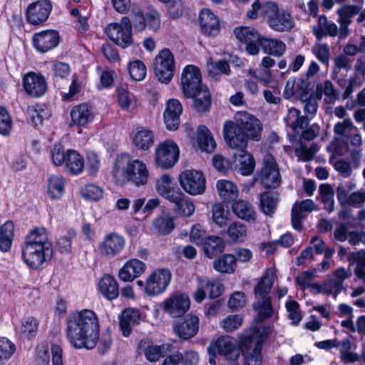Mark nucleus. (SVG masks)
<instances>
[{
	"mask_svg": "<svg viewBox=\"0 0 365 365\" xmlns=\"http://www.w3.org/2000/svg\"><path fill=\"white\" fill-rule=\"evenodd\" d=\"M338 83L344 89L343 96L344 98L346 99L351 96L355 88L362 86L364 83V77L357 73H354L350 76L346 85L345 81L344 84L340 81H339Z\"/></svg>",
	"mask_w": 365,
	"mask_h": 365,
	"instance_id": "obj_54",
	"label": "nucleus"
},
{
	"mask_svg": "<svg viewBox=\"0 0 365 365\" xmlns=\"http://www.w3.org/2000/svg\"><path fill=\"white\" fill-rule=\"evenodd\" d=\"M260 207L262 211L267 215H272L277 206L278 197L277 193L264 192L260 195Z\"/></svg>",
	"mask_w": 365,
	"mask_h": 365,
	"instance_id": "obj_46",
	"label": "nucleus"
},
{
	"mask_svg": "<svg viewBox=\"0 0 365 365\" xmlns=\"http://www.w3.org/2000/svg\"><path fill=\"white\" fill-rule=\"evenodd\" d=\"M179 182L182 188L188 194L197 195L205 190L206 180L201 171L185 170L179 175Z\"/></svg>",
	"mask_w": 365,
	"mask_h": 365,
	"instance_id": "obj_11",
	"label": "nucleus"
},
{
	"mask_svg": "<svg viewBox=\"0 0 365 365\" xmlns=\"http://www.w3.org/2000/svg\"><path fill=\"white\" fill-rule=\"evenodd\" d=\"M179 147L171 140L160 143L155 151V162L158 167L163 169L173 168L178 161Z\"/></svg>",
	"mask_w": 365,
	"mask_h": 365,
	"instance_id": "obj_9",
	"label": "nucleus"
},
{
	"mask_svg": "<svg viewBox=\"0 0 365 365\" xmlns=\"http://www.w3.org/2000/svg\"><path fill=\"white\" fill-rule=\"evenodd\" d=\"M272 332L269 325H264L255 329L252 334L245 335L241 339L242 347H248L245 354L244 365H262V348L263 343Z\"/></svg>",
	"mask_w": 365,
	"mask_h": 365,
	"instance_id": "obj_6",
	"label": "nucleus"
},
{
	"mask_svg": "<svg viewBox=\"0 0 365 365\" xmlns=\"http://www.w3.org/2000/svg\"><path fill=\"white\" fill-rule=\"evenodd\" d=\"M59 41L58 32L53 30L43 31L33 36L34 46L40 52H47L54 48Z\"/></svg>",
	"mask_w": 365,
	"mask_h": 365,
	"instance_id": "obj_23",
	"label": "nucleus"
},
{
	"mask_svg": "<svg viewBox=\"0 0 365 365\" xmlns=\"http://www.w3.org/2000/svg\"><path fill=\"white\" fill-rule=\"evenodd\" d=\"M207 351L212 355L219 354L226 360H237L241 351L237 347L235 340L229 336H222L211 343L207 347Z\"/></svg>",
	"mask_w": 365,
	"mask_h": 365,
	"instance_id": "obj_13",
	"label": "nucleus"
},
{
	"mask_svg": "<svg viewBox=\"0 0 365 365\" xmlns=\"http://www.w3.org/2000/svg\"><path fill=\"white\" fill-rule=\"evenodd\" d=\"M315 93L324 94L325 96L324 102L327 104H332L339 98L334 84L329 80L325 81L324 84L317 85Z\"/></svg>",
	"mask_w": 365,
	"mask_h": 365,
	"instance_id": "obj_51",
	"label": "nucleus"
},
{
	"mask_svg": "<svg viewBox=\"0 0 365 365\" xmlns=\"http://www.w3.org/2000/svg\"><path fill=\"white\" fill-rule=\"evenodd\" d=\"M319 192L324 208L329 212H331L334 207V189L329 184H322L319 186Z\"/></svg>",
	"mask_w": 365,
	"mask_h": 365,
	"instance_id": "obj_47",
	"label": "nucleus"
},
{
	"mask_svg": "<svg viewBox=\"0 0 365 365\" xmlns=\"http://www.w3.org/2000/svg\"><path fill=\"white\" fill-rule=\"evenodd\" d=\"M197 143L202 151L212 153L216 148V143L209 129L205 125H200L197 130Z\"/></svg>",
	"mask_w": 365,
	"mask_h": 365,
	"instance_id": "obj_33",
	"label": "nucleus"
},
{
	"mask_svg": "<svg viewBox=\"0 0 365 365\" xmlns=\"http://www.w3.org/2000/svg\"><path fill=\"white\" fill-rule=\"evenodd\" d=\"M126 244L125 237L115 232L109 233L98 245L100 254L107 258H113L120 255Z\"/></svg>",
	"mask_w": 365,
	"mask_h": 365,
	"instance_id": "obj_17",
	"label": "nucleus"
},
{
	"mask_svg": "<svg viewBox=\"0 0 365 365\" xmlns=\"http://www.w3.org/2000/svg\"><path fill=\"white\" fill-rule=\"evenodd\" d=\"M356 128L350 118H345L334 125V132L340 138L346 139L351 133L356 132Z\"/></svg>",
	"mask_w": 365,
	"mask_h": 365,
	"instance_id": "obj_55",
	"label": "nucleus"
},
{
	"mask_svg": "<svg viewBox=\"0 0 365 365\" xmlns=\"http://www.w3.org/2000/svg\"><path fill=\"white\" fill-rule=\"evenodd\" d=\"M166 4L167 10L170 18L177 19L183 14L185 8L182 0L162 1Z\"/></svg>",
	"mask_w": 365,
	"mask_h": 365,
	"instance_id": "obj_64",
	"label": "nucleus"
},
{
	"mask_svg": "<svg viewBox=\"0 0 365 365\" xmlns=\"http://www.w3.org/2000/svg\"><path fill=\"white\" fill-rule=\"evenodd\" d=\"M105 32L113 42L123 48L133 44L131 21L128 16H123L120 22L109 24Z\"/></svg>",
	"mask_w": 365,
	"mask_h": 365,
	"instance_id": "obj_7",
	"label": "nucleus"
},
{
	"mask_svg": "<svg viewBox=\"0 0 365 365\" xmlns=\"http://www.w3.org/2000/svg\"><path fill=\"white\" fill-rule=\"evenodd\" d=\"M322 94L320 93H313L308 98L304 97L303 102L305 103L304 111L306 114L314 116L318 109V101L321 100Z\"/></svg>",
	"mask_w": 365,
	"mask_h": 365,
	"instance_id": "obj_62",
	"label": "nucleus"
},
{
	"mask_svg": "<svg viewBox=\"0 0 365 365\" xmlns=\"http://www.w3.org/2000/svg\"><path fill=\"white\" fill-rule=\"evenodd\" d=\"M51 9V4L46 0L38 1L31 4L26 11L28 21L33 25H38L46 21Z\"/></svg>",
	"mask_w": 365,
	"mask_h": 365,
	"instance_id": "obj_20",
	"label": "nucleus"
},
{
	"mask_svg": "<svg viewBox=\"0 0 365 365\" xmlns=\"http://www.w3.org/2000/svg\"><path fill=\"white\" fill-rule=\"evenodd\" d=\"M245 148L238 149L240 154L238 155L235 154V156L236 161L238 163L237 165L241 174L243 175H250L255 169V162L253 156L245 151Z\"/></svg>",
	"mask_w": 365,
	"mask_h": 365,
	"instance_id": "obj_40",
	"label": "nucleus"
},
{
	"mask_svg": "<svg viewBox=\"0 0 365 365\" xmlns=\"http://www.w3.org/2000/svg\"><path fill=\"white\" fill-rule=\"evenodd\" d=\"M131 138L133 144L143 150L150 149L155 141L153 131L143 127H137L133 129Z\"/></svg>",
	"mask_w": 365,
	"mask_h": 365,
	"instance_id": "obj_28",
	"label": "nucleus"
},
{
	"mask_svg": "<svg viewBox=\"0 0 365 365\" xmlns=\"http://www.w3.org/2000/svg\"><path fill=\"white\" fill-rule=\"evenodd\" d=\"M172 274L168 269H158L148 277L145 292L150 296L158 295L163 292L168 287Z\"/></svg>",
	"mask_w": 365,
	"mask_h": 365,
	"instance_id": "obj_15",
	"label": "nucleus"
},
{
	"mask_svg": "<svg viewBox=\"0 0 365 365\" xmlns=\"http://www.w3.org/2000/svg\"><path fill=\"white\" fill-rule=\"evenodd\" d=\"M216 187L220 198L225 202L233 201L237 197V188L230 180H218L216 183Z\"/></svg>",
	"mask_w": 365,
	"mask_h": 365,
	"instance_id": "obj_34",
	"label": "nucleus"
},
{
	"mask_svg": "<svg viewBox=\"0 0 365 365\" xmlns=\"http://www.w3.org/2000/svg\"><path fill=\"white\" fill-rule=\"evenodd\" d=\"M117 96L118 104L123 110L127 112H133L137 108V101L133 94L127 88L118 87L117 88Z\"/></svg>",
	"mask_w": 365,
	"mask_h": 365,
	"instance_id": "obj_41",
	"label": "nucleus"
},
{
	"mask_svg": "<svg viewBox=\"0 0 365 365\" xmlns=\"http://www.w3.org/2000/svg\"><path fill=\"white\" fill-rule=\"evenodd\" d=\"M124 174L128 181L138 187L145 185L150 178L146 164L138 159L130 160L127 163Z\"/></svg>",
	"mask_w": 365,
	"mask_h": 365,
	"instance_id": "obj_16",
	"label": "nucleus"
},
{
	"mask_svg": "<svg viewBox=\"0 0 365 365\" xmlns=\"http://www.w3.org/2000/svg\"><path fill=\"white\" fill-rule=\"evenodd\" d=\"M211 214L213 222L220 227H225L230 220V212L225 210L222 203L215 204L212 207Z\"/></svg>",
	"mask_w": 365,
	"mask_h": 365,
	"instance_id": "obj_50",
	"label": "nucleus"
},
{
	"mask_svg": "<svg viewBox=\"0 0 365 365\" xmlns=\"http://www.w3.org/2000/svg\"><path fill=\"white\" fill-rule=\"evenodd\" d=\"M199 330V319L194 315H188L185 320L175 324L174 331L179 337L188 339L195 336Z\"/></svg>",
	"mask_w": 365,
	"mask_h": 365,
	"instance_id": "obj_26",
	"label": "nucleus"
},
{
	"mask_svg": "<svg viewBox=\"0 0 365 365\" xmlns=\"http://www.w3.org/2000/svg\"><path fill=\"white\" fill-rule=\"evenodd\" d=\"M175 58L171 51L165 48L155 57V73L159 81L168 83L175 71Z\"/></svg>",
	"mask_w": 365,
	"mask_h": 365,
	"instance_id": "obj_12",
	"label": "nucleus"
},
{
	"mask_svg": "<svg viewBox=\"0 0 365 365\" xmlns=\"http://www.w3.org/2000/svg\"><path fill=\"white\" fill-rule=\"evenodd\" d=\"M140 321V312L133 309H125L120 317V328L124 336H128L132 328L138 324Z\"/></svg>",
	"mask_w": 365,
	"mask_h": 365,
	"instance_id": "obj_30",
	"label": "nucleus"
},
{
	"mask_svg": "<svg viewBox=\"0 0 365 365\" xmlns=\"http://www.w3.org/2000/svg\"><path fill=\"white\" fill-rule=\"evenodd\" d=\"M100 325L97 314L91 309H83L69 314L66 336L76 349H93L99 339Z\"/></svg>",
	"mask_w": 365,
	"mask_h": 365,
	"instance_id": "obj_1",
	"label": "nucleus"
},
{
	"mask_svg": "<svg viewBox=\"0 0 365 365\" xmlns=\"http://www.w3.org/2000/svg\"><path fill=\"white\" fill-rule=\"evenodd\" d=\"M188 98H194L193 106L199 113H205L210 110L211 106V94L207 88H202L193 96Z\"/></svg>",
	"mask_w": 365,
	"mask_h": 365,
	"instance_id": "obj_42",
	"label": "nucleus"
},
{
	"mask_svg": "<svg viewBox=\"0 0 365 365\" xmlns=\"http://www.w3.org/2000/svg\"><path fill=\"white\" fill-rule=\"evenodd\" d=\"M200 24L202 31L208 36H216L220 31L217 17L208 9H203L200 13Z\"/></svg>",
	"mask_w": 365,
	"mask_h": 365,
	"instance_id": "obj_27",
	"label": "nucleus"
},
{
	"mask_svg": "<svg viewBox=\"0 0 365 365\" xmlns=\"http://www.w3.org/2000/svg\"><path fill=\"white\" fill-rule=\"evenodd\" d=\"M12 125L13 120L8 110L5 107L0 106V135H9Z\"/></svg>",
	"mask_w": 365,
	"mask_h": 365,
	"instance_id": "obj_60",
	"label": "nucleus"
},
{
	"mask_svg": "<svg viewBox=\"0 0 365 365\" xmlns=\"http://www.w3.org/2000/svg\"><path fill=\"white\" fill-rule=\"evenodd\" d=\"M197 282H200L202 285H205L210 298H217L224 292V286L222 283L217 279H210L207 277H198Z\"/></svg>",
	"mask_w": 365,
	"mask_h": 365,
	"instance_id": "obj_49",
	"label": "nucleus"
},
{
	"mask_svg": "<svg viewBox=\"0 0 365 365\" xmlns=\"http://www.w3.org/2000/svg\"><path fill=\"white\" fill-rule=\"evenodd\" d=\"M71 127H86L92 123L94 119V113L91 106L87 103H81L73 106L70 112Z\"/></svg>",
	"mask_w": 365,
	"mask_h": 365,
	"instance_id": "obj_21",
	"label": "nucleus"
},
{
	"mask_svg": "<svg viewBox=\"0 0 365 365\" xmlns=\"http://www.w3.org/2000/svg\"><path fill=\"white\" fill-rule=\"evenodd\" d=\"M236 38L245 43L249 42H258L262 39L258 31L254 28L242 26L237 28L234 31Z\"/></svg>",
	"mask_w": 365,
	"mask_h": 365,
	"instance_id": "obj_45",
	"label": "nucleus"
},
{
	"mask_svg": "<svg viewBox=\"0 0 365 365\" xmlns=\"http://www.w3.org/2000/svg\"><path fill=\"white\" fill-rule=\"evenodd\" d=\"M258 14L262 16L268 26L275 31H289L294 26L291 14L285 10H280L274 2L266 1L262 4L259 0L255 1L252 4V9L247 12V16L250 19H256Z\"/></svg>",
	"mask_w": 365,
	"mask_h": 365,
	"instance_id": "obj_4",
	"label": "nucleus"
},
{
	"mask_svg": "<svg viewBox=\"0 0 365 365\" xmlns=\"http://www.w3.org/2000/svg\"><path fill=\"white\" fill-rule=\"evenodd\" d=\"M165 312L172 317H180L185 314L190 306V300L187 295L176 293L166 299L163 302Z\"/></svg>",
	"mask_w": 365,
	"mask_h": 365,
	"instance_id": "obj_19",
	"label": "nucleus"
},
{
	"mask_svg": "<svg viewBox=\"0 0 365 365\" xmlns=\"http://www.w3.org/2000/svg\"><path fill=\"white\" fill-rule=\"evenodd\" d=\"M16 351L15 344L6 337H0V365H5Z\"/></svg>",
	"mask_w": 365,
	"mask_h": 365,
	"instance_id": "obj_52",
	"label": "nucleus"
},
{
	"mask_svg": "<svg viewBox=\"0 0 365 365\" xmlns=\"http://www.w3.org/2000/svg\"><path fill=\"white\" fill-rule=\"evenodd\" d=\"M65 179L62 176L53 175L48 180V195L51 199H59L65 190Z\"/></svg>",
	"mask_w": 365,
	"mask_h": 365,
	"instance_id": "obj_43",
	"label": "nucleus"
},
{
	"mask_svg": "<svg viewBox=\"0 0 365 365\" xmlns=\"http://www.w3.org/2000/svg\"><path fill=\"white\" fill-rule=\"evenodd\" d=\"M128 71L130 77L133 80L140 81L145 78L147 70L143 61L135 60L129 63Z\"/></svg>",
	"mask_w": 365,
	"mask_h": 365,
	"instance_id": "obj_58",
	"label": "nucleus"
},
{
	"mask_svg": "<svg viewBox=\"0 0 365 365\" xmlns=\"http://www.w3.org/2000/svg\"><path fill=\"white\" fill-rule=\"evenodd\" d=\"M235 120L226 121L224 124V138L229 147L246 148L248 139L255 141L261 139L262 125L256 117L247 112H238Z\"/></svg>",
	"mask_w": 365,
	"mask_h": 365,
	"instance_id": "obj_2",
	"label": "nucleus"
},
{
	"mask_svg": "<svg viewBox=\"0 0 365 365\" xmlns=\"http://www.w3.org/2000/svg\"><path fill=\"white\" fill-rule=\"evenodd\" d=\"M14 225L7 221L0 227V250L7 252L10 250L14 238Z\"/></svg>",
	"mask_w": 365,
	"mask_h": 365,
	"instance_id": "obj_44",
	"label": "nucleus"
},
{
	"mask_svg": "<svg viewBox=\"0 0 365 365\" xmlns=\"http://www.w3.org/2000/svg\"><path fill=\"white\" fill-rule=\"evenodd\" d=\"M146 264L133 258L127 261L119 269L118 278L123 282H132L141 276L146 270Z\"/></svg>",
	"mask_w": 365,
	"mask_h": 365,
	"instance_id": "obj_24",
	"label": "nucleus"
},
{
	"mask_svg": "<svg viewBox=\"0 0 365 365\" xmlns=\"http://www.w3.org/2000/svg\"><path fill=\"white\" fill-rule=\"evenodd\" d=\"M153 227L160 235H168L175 228L174 219L168 215L160 216L153 221Z\"/></svg>",
	"mask_w": 365,
	"mask_h": 365,
	"instance_id": "obj_48",
	"label": "nucleus"
},
{
	"mask_svg": "<svg viewBox=\"0 0 365 365\" xmlns=\"http://www.w3.org/2000/svg\"><path fill=\"white\" fill-rule=\"evenodd\" d=\"M200 245L202 246L205 255L210 259L222 252L225 248L223 240L217 236H207Z\"/></svg>",
	"mask_w": 365,
	"mask_h": 365,
	"instance_id": "obj_37",
	"label": "nucleus"
},
{
	"mask_svg": "<svg viewBox=\"0 0 365 365\" xmlns=\"http://www.w3.org/2000/svg\"><path fill=\"white\" fill-rule=\"evenodd\" d=\"M259 43L264 53L277 57L282 56L287 48L286 44L282 41L276 38L263 37Z\"/></svg>",
	"mask_w": 365,
	"mask_h": 365,
	"instance_id": "obj_36",
	"label": "nucleus"
},
{
	"mask_svg": "<svg viewBox=\"0 0 365 365\" xmlns=\"http://www.w3.org/2000/svg\"><path fill=\"white\" fill-rule=\"evenodd\" d=\"M38 327V321L33 317H28L24 318L21 322L20 327L21 334L26 338L33 336Z\"/></svg>",
	"mask_w": 365,
	"mask_h": 365,
	"instance_id": "obj_57",
	"label": "nucleus"
},
{
	"mask_svg": "<svg viewBox=\"0 0 365 365\" xmlns=\"http://www.w3.org/2000/svg\"><path fill=\"white\" fill-rule=\"evenodd\" d=\"M275 271L268 269L254 289L255 301L252 307L257 313V319L263 322L274 314L269 292L274 284Z\"/></svg>",
	"mask_w": 365,
	"mask_h": 365,
	"instance_id": "obj_5",
	"label": "nucleus"
},
{
	"mask_svg": "<svg viewBox=\"0 0 365 365\" xmlns=\"http://www.w3.org/2000/svg\"><path fill=\"white\" fill-rule=\"evenodd\" d=\"M259 180L265 189H275L281 184V175L274 158L267 154L262 161Z\"/></svg>",
	"mask_w": 365,
	"mask_h": 365,
	"instance_id": "obj_10",
	"label": "nucleus"
},
{
	"mask_svg": "<svg viewBox=\"0 0 365 365\" xmlns=\"http://www.w3.org/2000/svg\"><path fill=\"white\" fill-rule=\"evenodd\" d=\"M182 112V106L179 101L170 99L167 102L163 113L164 121L168 130H177L180 125V116Z\"/></svg>",
	"mask_w": 365,
	"mask_h": 365,
	"instance_id": "obj_25",
	"label": "nucleus"
},
{
	"mask_svg": "<svg viewBox=\"0 0 365 365\" xmlns=\"http://www.w3.org/2000/svg\"><path fill=\"white\" fill-rule=\"evenodd\" d=\"M242 321L243 319L241 315L231 314L220 322V326L227 332H232L241 327Z\"/></svg>",
	"mask_w": 365,
	"mask_h": 365,
	"instance_id": "obj_63",
	"label": "nucleus"
},
{
	"mask_svg": "<svg viewBox=\"0 0 365 365\" xmlns=\"http://www.w3.org/2000/svg\"><path fill=\"white\" fill-rule=\"evenodd\" d=\"M207 69L208 75L216 79L221 73L229 74L230 71L229 63L223 60H220L217 62H208Z\"/></svg>",
	"mask_w": 365,
	"mask_h": 365,
	"instance_id": "obj_56",
	"label": "nucleus"
},
{
	"mask_svg": "<svg viewBox=\"0 0 365 365\" xmlns=\"http://www.w3.org/2000/svg\"><path fill=\"white\" fill-rule=\"evenodd\" d=\"M21 249L24 263L32 269H39L53 256V246L48 231L43 227L31 230L25 235Z\"/></svg>",
	"mask_w": 365,
	"mask_h": 365,
	"instance_id": "obj_3",
	"label": "nucleus"
},
{
	"mask_svg": "<svg viewBox=\"0 0 365 365\" xmlns=\"http://www.w3.org/2000/svg\"><path fill=\"white\" fill-rule=\"evenodd\" d=\"M181 86L185 96H193L202 88H206L202 83V76L200 69L193 65L186 66L181 76Z\"/></svg>",
	"mask_w": 365,
	"mask_h": 365,
	"instance_id": "obj_14",
	"label": "nucleus"
},
{
	"mask_svg": "<svg viewBox=\"0 0 365 365\" xmlns=\"http://www.w3.org/2000/svg\"><path fill=\"white\" fill-rule=\"evenodd\" d=\"M237 259L230 254H224L213 262L214 269L220 273H233L237 267Z\"/></svg>",
	"mask_w": 365,
	"mask_h": 365,
	"instance_id": "obj_39",
	"label": "nucleus"
},
{
	"mask_svg": "<svg viewBox=\"0 0 365 365\" xmlns=\"http://www.w3.org/2000/svg\"><path fill=\"white\" fill-rule=\"evenodd\" d=\"M23 87L29 96L38 98L46 92L47 83L43 75L29 72L23 77Z\"/></svg>",
	"mask_w": 365,
	"mask_h": 365,
	"instance_id": "obj_18",
	"label": "nucleus"
},
{
	"mask_svg": "<svg viewBox=\"0 0 365 365\" xmlns=\"http://www.w3.org/2000/svg\"><path fill=\"white\" fill-rule=\"evenodd\" d=\"M65 168L66 170L73 175L81 173L84 168L83 158L74 150H67Z\"/></svg>",
	"mask_w": 365,
	"mask_h": 365,
	"instance_id": "obj_35",
	"label": "nucleus"
},
{
	"mask_svg": "<svg viewBox=\"0 0 365 365\" xmlns=\"http://www.w3.org/2000/svg\"><path fill=\"white\" fill-rule=\"evenodd\" d=\"M227 233L232 241L243 242L247 237V230L244 224L235 222L229 225Z\"/></svg>",
	"mask_w": 365,
	"mask_h": 365,
	"instance_id": "obj_53",
	"label": "nucleus"
},
{
	"mask_svg": "<svg viewBox=\"0 0 365 365\" xmlns=\"http://www.w3.org/2000/svg\"><path fill=\"white\" fill-rule=\"evenodd\" d=\"M128 11L131 16V26H133L136 31L142 32L148 27L155 32L160 26V14L156 10L150 9L144 14L142 9L133 4L130 6Z\"/></svg>",
	"mask_w": 365,
	"mask_h": 365,
	"instance_id": "obj_8",
	"label": "nucleus"
},
{
	"mask_svg": "<svg viewBox=\"0 0 365 365\" xmlns=\"http://www.w3.org/2000/svg\"><path fill=\"white\" fill-rule=\"evenodd\" d=\"M312 53L323 64L327 65L330 59V49L327 43H316L312 47Z\"/></svg>",
	"mask_w": 365,
	"mask_h": 365,
	"instance_id": "obj_59",
	"label": "nucleus"
},
{
	"mask_svg": "<svg viewBox=\"0 0 365 365\" xmlns=\"http://www.w3.org/2000/svg\"><path fill=\"white\" fill-rule=\"evenodd\" d=\"M306 89L307 85L303 81L297 82L294 78H291L285 85L283 96L287 99L299 96L302 101H304V97L307 95Z\"/></svg>",
	"mask_w": 365,
	"mask_h": 365,
	"instance_id": "obj_38",
	"label": "nucleus"
},
{
	"mask_svg": "<svg viewBox=\"0 0 365 365\" xmlns=\"http://www.w3.org/2000/svg\"><path fill=\"white\" fill-rule=\"evenodd\" d=\"M314 208L315 205L312 200L307 199L296 202L292 206L291 212L292 227L296 230H301L302 228V220Z\"/></svg>",
	"mask_w": 365,
	"mask_h": 365,
	"instance_id": "obj_22",
	"label": "nucleus"
},
{
	"mask_svg": "<svg viewBox=\"0 0 365 365\" xmlns=\"http://www.w3.org/2000/svg\"><path fill=\"white\" fill-rule=\"evenodd\" d=\"M285 307L288 313V318L292 321L291 324L298 325L302 319L299 303L294 300H290L286 303Z\"/></svg>",
	"mask_w": 365,
	"mask_h": 365,
	"instance_id": "obj_61",
	"label": "nucleus"
},
{
	"mask_svg": "<svg viewBox=\"0 0 365 365\" xmlns=\"http://www.w3.org/2000/svg\"><path fill=\"white\" fill-rule=\"evenodd\" d=\"M98 289L101 294L109 300L114 299L119 294L117 281L110 274H104L98 282Z\"/></svg>",
	"mask_w": 365,
	"mask_h": 365,
	"instance_id": "obj_29",
	"label": "nucleus"
},
{
	"mask_svg": "<svg viewBox=\"0 0 365 365\" xmlns=\"http://www.w3.org/2000/svg\"><path fill=\"white\" fill-rule=\"evenodd\" d=\"M284 121L286 125L295 133H299V130L306 128L309 125L308 117L301 115L300 110L294 108L289 109Z\"/></svg>",
	"mask_w": 365,
	"mask_h": 365,
	"instance_id": "obj_31",
	"label": "nucleus"
},
{
	"mask_svg": "<svg viewBox=\"0 0 365 365\" xmlns=\"http://www.w3.org/2000/svg\"><path fill=\"white\" fill-rule=\"evenodd\" d=\"M234 214L239 218L254 222L257 218V214L253 206L245 200H238L232 206Z\"/></svg>",
	"mask_w": 365,
	"mask_h": 365,
	"instance_id": "obj_32",
	"label": "nucleus"
}]
</instances>
